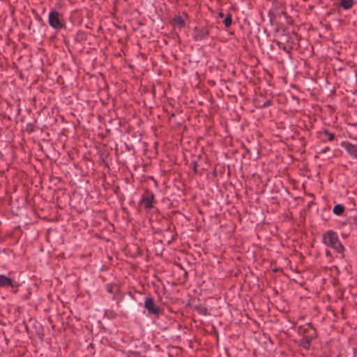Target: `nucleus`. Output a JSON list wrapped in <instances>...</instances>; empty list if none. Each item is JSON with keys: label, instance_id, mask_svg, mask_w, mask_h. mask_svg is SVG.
<instances>
[{"label": "nucleus", "instance_id": "obj_1", "mask_svg": "<svg viewBox=\"0 0 357 357\" xmlns=\"http://www.w3.org/2000/svg\"><path fill=\"white\" fill-rule=\"evenodd\" d=\"M323 241L327 246L334 248L339 253H342L344 250L335 231H328L323 235Z\"/></svg>", "mask_w": 357, "mask_h": 357}, {"label": "nucleus", "instance_id": "obj_2", "mask_svg": "<svg viewBox=\"0 0 357 357\" xmlns=\"http://www.w3.org/2000/svg\"><path fill=\"white\" fill-rule=\"evenodd\" d=\"M49 24L55 29H61L64 26L60 18V14L56 10H52L49 14Z\"/></svg>", "mask_w": 357, "mask_h": 357}, {"label": "nucleus", "instance_id": "obj_3", "mask_svg": "<svg viewBox=\"0 0 357 357\" xmlns=\"http://www.w3.org/2000/svg\"><path fill=\"white\" fill-rule=\"evenodd\" d=\"M153 193L151 191L146 190L142 195L140 204L143 205L146 210H150L153 208Z\"/></svg>", "mask_w": 357, "mask_h": 357}, {"label": "nucleus", "instance_id": "obj_4", "mask_svg": "<svg viewBox=\"0 0 357 357\" xmlns=\"http://www.w3.org/2000/svg\"><path fill=\"white\" fill-rule=\"evenodd\" d=\"M210 31L207 27L197 28L193 29V38L196 41L203 40L209 36Z\"/></svg>", "mask_w": 357, "mask_h": 357}, {"label": "nucleus", "instance_id": "obj_5", "mask_svg": "<svg viewBox=\"0 0 357 357\" xmlns=\"http://www.w3.org/2000/svg\"><path fill=\"white\" fill-rule=\"evenodd\" d=\"M144 307L149 314L158 315L160 313V309L157 306L152 298H146L144 302Z\"/></svg>", "mask_w": 357, "mask_h": 357}, {"label": "nucleus", "instance_id": "obj_6", "mask_svg": "<svg viewBox=\"0 0 357 357\" xmlns=\"http://www.w3.org/2000/svg\"><path fill=\"white\" fill-rule=\"evenodd\" d=\"M19 284L15 280L4 275H0V287L17 288Z\"/></svg>", "mask_w": 357, "mask_h": 357}, {"label": "nucleus", "instance_id": "obj_7", "mask_svg": "<svg viewBox=\"0 0 357 357\" xmlns=\"http://www.w3.org/2000/svg\"><path fill=\"white\" fill-rule=\"evenodd\" d=\"M342 146L346 149L347 152L353 156L355 159H357V146L354 145L349 142H343Z\"/></svg>", "mask_w": 357, "mask_h": 357}, {"label": "nucleus", "instance_id": "obj_8", "mask_svg": "<svg viewBox=\"0 0 357 357\" xmlns=\"http://www.w3.org/2000/svg\"><path fill=\"white\" fill-rule=\"evenodd\" d=\"M314 327L311 323H308L306 325V327L299 326L298 333L303 335V337L310 333V329H312Z\"/></svg>", "mask_w": 357, "mask_h": 357}, {"label": "nucleus", "instance_id": "obj_9", "mask_svg": "<svg viewBox=\"0 0 357 357\" xmlns=\"http://www.w3.org/2000/svg\"><path fill=\"white\" fill-rule=\"evenodd\" d=\"M353 5L354 0H341L340 2V6L345 10L351 8Z\"/></svg>", "mask_w": 357, "mask_h": 357}, {"label": "nucleus", "instance_id": "obj_10", "mask_svg": "<svg viewBox=\"0 0 357 357\" xmlns=\"http://www.w3.org/2000/svg\"><path fill=\"white\" fill-rule=\"evenodd\" d=\"M303 337H305L307 340L312 342V340H314L317 337L316 329L314 328L310 329V333L305 335Z\"/></svg>", "mask_w": 357, "mask_h": 357}, {"label": "nucleus", "instance_id": "obj_11", "mask_svg": "<svg viewBox=\"0 0 357 357\" xmlns=\"http://www.w3.org/2000/svg\"><path fill=\"white\" fill-rule=\"evenodd\" d=\"M299 345L305 349H309L311 345V342L305 337H303V338L300 340Z\"/></svg>", "mask_w": 357, "mask_h": 357}, {"label": "nucleus", "instance_id": "obj_12", "mask_svg": "<svg viewBox=\"0 0 357 357\" xmlns=\"http://www.w3.org/2000/svg\"><path fill=\"white\" fill-rule=\"evenodd\" d=\"M174 23L179 28H183L185 26V22L181 16H176L173 19Z\"/></svg>", "mask_w": 357, "mask_h": 357}, {"label": "nucleus", "instance_id": "obj_13", "mask_svg": "<svg viewBox=\"0 0 357 357\" xmlns=\"http://www.w3.org/2000/svg\"><path fill=\"white\" fill-rule=\"evenodd\" d=\"M344 211V207L342 204H336L333 208V213L337 215H340Z\"/></svg>", "mask_w": 357, "mask_h": 357}, {"label": "nucleus", "instance_id": "obj_14", "mask_svg": "<svg viewBox=\"0 0 357 357\" xmlns=\"http://www.w3.org/2000/svg\"><path fill=\"white\" fill-rule=\"evenodd\" d=\"M195 309L197 311L198 313L202 315H207L208 314V310L206 307L203 305H197L195 307Z\"/></svg>", "mask_w": 357, "mask_h": 357}, {"label": "nucleus", "instance_id": "obj_15", "mask_svg": "<svg viewBox=\"0 0 357 357\" xmlns=\"http://www.w3.org/2000/svg\"><path fill=\"white\" fill-rule=\"evenodd\" d=\"M223 23L227 28H228L231 26V24L232 23V17H231V14H228L226 16L225 19L223 21Z\"/></svg>", "mask_w": 357, "mask_h": 357}, {"label": "nucleus", "instance_id": "obj_16", "mask_svg": "<svg viewBox=\"0 0 357 357\" xmlns=\"http://www.w3.org/2000/svg\"><path fill=\"white\" fill-rule=\"evenodd\" d=\"M323 134L327 137L329 141H333L335 139L334 134L329 132L328 130H324Z\"/></svg>", "mask_w": 357, "mask_h": 357}, {"label": "nucleus", "instance_id": "obj_17", "mask_svg": "<svg viewBox=\"0 0 357 357\" xmlns=\"http://www.w3.org/2000/svg\"><path fill=\"white\" fill-rule=\"evenodd\" d=\"M106 288L107 291L109 293H113L118 289L116 284H107Z\"/></svg>", "mask_w": 357, "mask_h": 357}, {"label": "nucleus", "instance_id": "obj_18", "mask_svg": "<svg viewBox=\"0 0 357 357\" xmlns=\"http://www.w3.org/2000/svg\"><path fill=\"white\" fill-rule=\"evenodd\" d=\"M191 165L192 166V169H193V171L195 174H197L199 172H198V169H197V167H198V164L196 161H193L192 163H191Z\"/></svg>", "mask_w": 357, "mask_h": 357}, {"label": "nucleus", "instance_id": "obj_19", "mask_svg": "<svg viewBox=\"0 0 357 357\" xmlns=\"http://www.w3.org/2000/svg\"><path fill=\"white\" fill-rule=\"evenodd\" d=\"M271 105V101L270 100H266L263 105L259 106V108H265L269 107Z\"/></svg>", "mask_w": 357, "mask_h": 357}, {"label": "nucleus", "instance_id": "obj_20", "mask_svg": "<svg viewBox=\"0 0 357 357\" xmlns=\"http://www.w3.org/2000/svg\"><path fill=\"white\" fill-rule=\"evenodd\" d=\"M329 150V148L328 147H326V149H324V150H322L320 153H326L327 151Z\"/></svg>", "mask_w": 357, "mask_h": 357}, {"label": "nucleus", "instance_id": "obj_21", "mask_svg": "<svg viewBox=\"0 0 357 357\" xmlns=\"http://www.w3.org/2000/svg\"><path fill=\"white\" fill-rule=\"evenodd\" d=\"M219 17H224V14H223L222 13H220L219 14Z\"/></svg>", "mask_w": 357, "mask_h": 357}]
</instances>
